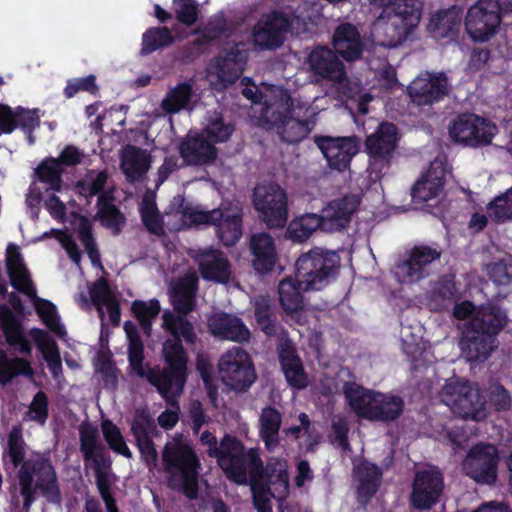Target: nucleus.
Returning <instances> with one entry per match:
<instances>
[{"instance_id": "nucleus-40", "label": "nucleus", "mask_w": 512, "mask_h": 512, "mask_svg": "<svg viewBox=\"0 0 512 512\" xmlns=\"http://www.w3.org/2000/svg\"><path fill=\"white\" fill-rule=\"evenodd\" d=\"M443 176H434L431 170L421 175L411 190L412 200L417 203L436 198L444 187Z\"/></svg>"}, {"instance_id": "nucleus-54", "label": "nucleus", "mask_w": 512, "mask_h": 512, "mask_svg": "<svg viewBox=\"0 0 512 512\" xmlns=\"http://www.w3.org/2000/svg\"><path fill=\"white\" fill-rule=\"evenodd\" d=\"M131 309L144 333L149 336L152 330V320L157 317L160 311L159 302L157 300H150L149 302L136 300L133 302Z\"/></svg>"}, {"instance_id": "nucleus-41", "label": "nucleus", "mask_w": 512, "mask_h": 512, "mask_svg": "<svg viewBox=\"0 0 512 512\" xmlns=\"http://www.w3.org/2000/svg\"><path fill=\"white\" fill-rule=\"evenodd\" d=\"M321 222L318 214L306 213L295 217L290 221L286 228L285 237L293 242L303 243L313 234L314 231L320 229Z\"/></svg>"}, {"instance_id": "nucleus-9", "label": "nucleus", "mask_w": 512, "mask_h": 512, "mask_svg": "<svg viewBox=\"0 0 512 512\" xmlns=\"http://www.w3.org/2000/svg\"><path fill=\"white\" fill-rule=\"evenodd\" d=\"M423 5L424 0H396L393 3L384 27V46L394 48L408 39L420 22Z\"/></svg>"}, {"instance_id": "nucleus-15", "label": "nucleus", "mask_w": 512, "mask_h": 512, "mask_svg": "<svg viewBox=\"0 0 512 512\" xmlns=\"http://www.w3.org/2000/svg\"><path fill=\"white\" fill-rule=\"evenodd\" d=\"M499 452L495 445L480 442L467 452L462 470L466 476L480 485L492 486L498 479Z\"/></svg>"}, {"instance_id": "nucleus-35", "label": "nucleus", "mask_w": 512, "mask_h": 512, "mask_svg": "<svg viewBox=\"0 0 512 512\" xmlns=\"http://www.w3.org/2000/svg\"><path fill=\"white\" fill-rule=\"evenodd\" d=\"M404 400L402 397L392 393H377L371 420L385 423L396 421L400 418L404 410Z\"/></svg>"}, {"instance_id": "nucleus-57", "label": "nucleus", "mask_w": 512, "mask_h": 512, "mask_svg": "<svg viewBox=\"0 0 512 512\" xmlns=\"http://www.w3.org/2000/svg\"><path fill=\"white\" fill-rule=\"evenodd\" d=\"M78 239L84 246L91 263L100 265V252L93 236L92 224L88 218L82 217L78 226Z\"/></svg>"}, {"instance_id": "nucleus-44", "label": "nucleus", "mask_w": 512, "mask_h": 512, "mask_svg": "<svg viewBox=\"0 0 512 512\" xmlns=\"http://www.w3.org/2000/svg\"><path fill=\"white\" fill-rule=\"evenodd\" d=\"M0 317L2 319L7 342L10 345H17L21 354H29L31 347L29 343L23 339L20 326L7 306L0 305Z\"/></svg>"}, {"instance_id": "nucleus-28", "label": "nucleus", "mask_w": 512, "mask_h": 512, "mask_svg": "<svg viewBox=\"0 0 512 512\" xmlns=\"http://www.w3.org/2000/svg\"><path fill=\"white\" fill-rule=\"evenodd\" d=\"M201 277L216 284L226 285L232 278V267L226 255L215 249H208L197 258Z\"/></svg>"}, {"instance_id": "nucleus-51", "label": "nucleus", "mask_w": 512, "mask_h": 512, "mask_svg": "<svg viewBox=\"0 0 512 512\" xmlns=\"http://www.w3.org/2000/svg\"><path fill=\"white\" fill-rule=\"evenodd\" d=\"M88 462H91L92 468L96 477V485L98 487H111L112 485V473H111V458L104 448L99 452H96L88 458Z\"/></svg>"}, {"instance_id": "nucleus-46", "label": "nucleus", "mask_w": 512, "mask_h": 512, "mask_svg": "<svg viewBox=\"0 0 512 512\" xmlns=\"http://www.w3.org/2000/svg\"><path fill=\"white\" fill-rule=\"evenodd\" d=\"M381 475V470L376 465L367 462L360 464L355 470V477L359 481V493L367 497L374 495Z\"/></svg>"}, {"instance_id": "nucleus-19", "label": "nucleus", "mask_w": 512, "mask_h": 512, "mask_svg": "<svg viewBox=\"0 0 512 512\" xmlns=\"http://www.w3.org/2000/svg\"><path fill=\"white\" fill-rule=\"evenodd\" d=\"M444 490L443 473L436 466H427L415 473L412 484L411 504L421 510H428L439 502Z\"/></svg>"}, {"instance_id": "nucleus-30", "label": "nucleus", "mask_w": 512, "mask_h": 512, "mask_svg": "<svg viewBox=\"0 0 512 512\" xmlns=\"http://www.w3.org/2000/svg\"><path fill=\"white\" fill-rule=\"evenodd\" d=\"M278 357L290 386L303 389L308 385L307 374L295 347L289 339H284L278 345Z\"/></svg>"}, {"instance_id": "nucleus-58", "label": "nucleus", "mask_w": 512, "mask_h": 512, "mask_svg": "<svg viewBox=\"0 0 512 512\" xmlns=\"http://www.w3.org/2000/svg\"><path fill=\"white\" fill-rule=\"evenodd\" d=\"M101 427L104 439L108 443L109 447L114 452L119 453L127 458H131L132 453L127 447L120 429L108 419L102 422Z\"/></svg>"}, {"instance_id": "nucleus-29", "label": "nucleus", "mask_w": 512, "mask_h": 512, "mask_svg": "<svg viewBox=\"0 0 512 512\" xmlns=\"http://www.w3.org/2000/svg\"><path fill=\"white\" fill-rule=\"evenodd\" d=\"M462 11L457 6L439 10L429 20L427 30L435 39L456 40L462 26Z\"/></svg>"}, {"instance_id": "nucleus-63", "label": "nucleus", "mask_w": 512, "mask_h": 512, "mask_svg": "<svg viewBox=\"0 0 512 512\" xmlns=\"http://www.w3.org/2000/svg\"><path fill=\"white\" fill-rule=\"evenodd\" d=\"M170 300L174 310L179 315H185L194 310L196 305L195 290H169Z\"/></svg>"}, {"instance_id": "nucleus-38", "label": "nucleus", "mask_w": 512, "mask_h": 512, "mask_svg": "<svg viewBox=\"0 0 512 512\" xmlns=\"http://www.w3.org/2000/svg\"><path fill=\"white\" fill-rule=\"evenodd\" d=\"M121 167L128 179H139L150 168L149 155L145 150L130 145L123 153Z\"/></svg>"}, {"instance_id": "nucleus-42", "label": "nucleus", "mask_w": 512, "mask_h": 512, "mask_svg": "<svg viewBox=\"0 0 512 512\" xmlns=\"http://www.w3.org/2000/svg\"><path fill=\"white\" fill-rule=\"evenodd\" d=\"M34 339L38 348L43 354L48 368L54 377H58L62 371L60 352L55 340L46 331L36 330L34 332Z\"/></svg>"}, {"instance_id": "nucleus-56", "label": "nucleus", "mask_w": 512, "mask_h": 512, "mask_svg": "<svg viewBox=\"0 0 512 512\" xmlns=\"http://www.w3.org/2000/svg\"><path fill=\"white\" fill-rule=\"evenodd\" d=\"M80 434V451L83 454V459L87 463L88 458L92 454L106 448L99 440L98 429L90 424H82L79 428Z\"/></svg>"}, {"instance_id": "nucleus-59", "label": "nucleus", "mask_w": 512, "mask_h": 512, "mask_svg": "<svg viewBox=\"0 0 512 512\" xmlns=\"http://www.w3.org/2000/svg\"><path fill=\"white\" fill-rule=\"evenodd\" d=\"M99 86L96 83V76L89 74L85 77L71 78L67 80L63 89V95L66 99L73 98L79 92H87L91 95H98Z\"/></svg>"}, {"instance_id": "nucleus-4", "label": "nucleus", "mask_w": 512, "mask_h": 512, "mask_svg": "<svg viewBox=\"0 0 512 512\" xmlns=\"http://www.w3.org/2000/svg\"><path fill=\"white\" fill-rule=\"evenodd\" d=\"M340 257L334 251L315 247L302 253L295 263L294 277L282 279L277 288H317L333 284L340 273Z\"/></svg>"}, {"instance_id": "nucleus-36", "label": "nucleus", "mask_w": 512, "mask_h": 512, "mask_svg": "<svg viewBox=\"0 0 512 512\" xmlns=\"http://www.w3.org/2000/svg\"><path fill=\"white\" fill-rule=\"evenodd\" d=\"M80 299L86 306L93 304L102 320L104 318L103 307L105 306L108 310L111 323L114 326L119 324L121 314L119 302L112 290H88V295L81 293Z\"/></svg>"}, {"instance_id": "nucleus-48", "label": "nucleus", "mask_w": 512, "mask_h": 512, "mask_svg": "<svg viewBox=\"0 0 512 512\" xmlns=\"http://www.w3.org/2000/svg\"><path fill=\"white\" fill-rule=\"evenodd\" d=\"M192 97V86L188 82L178 84L171 89L162 100V109L170 114L179 112L190 102Z\"/></svg>"}, {"instance_id": "nucleus-14", "label": "nucleus", "mask_w": 512, "mask_h": 512, "mask_svg": "<svg viewBox=\"0 0 512 512\" xmlns=\"http://www.w3.org/2000/svg\"><path fill=\"white\" fill-rule=\"evenodd\" d=\"M502 21V8L499 0H478L469 7L464 26L474 42L490 40L498 31Z\"/></svg>"}, {"instance_id": "nucleus-25", "label": "nucleus", "mask_w": 512, "mask_h": 512, "mask_svg": "<svg viewBox=\"0 0 512 512\" xmlns=\"http://www.w3.org/2000/svg\"><path fill=\"white\" fill-rule=\"evenodd\" d=\"M207 324L210 333L223 340L242 344L248 342L251 336L244 322L234 314L213 313L209 316Z\"/></svg>"}, {"instance_id": "nucleus-17", "label": "nucleus", "mask_w": 512, "mask_h": 512, "mask_svg": "<svg viewBox=\"0 0 512 512\" xmlns=\"http://www.w3.org/2000/svg\"><path fill=\"white\" fill-rule=\"evenodd\" d=\"M253 205L259 218L268 228H282L288 219V198L278 184L255 188Z\"/></svg>"}, {"instance_id": "nucleus-39", "label": "nucleus", "mask_w": 512, "mask_h": 512, "mask_svg": "<svg viewBox=\"0 0 512 512\" xmlns=\"http://www.w3.org/2000/svg\"><path fill=\"white\" fill-rule=\"evenodd\" d=\"M260 436L269 450L279 445V430L282 423L281 413L273 407L262 409L259 418Z\"/></svg>"}, {"instance_id": "nucleus-55", "label": "nucleus", "mask_w": 512, "mask_h": 512, "mask_svg": "<svg viewBox=\"0 0 512 512\" xmlns=\"http://www.w3.org/2000/svg\"><path fill=\"white\" fill-rule=\"evenodd\" d=\"M175 19L186 27H192L199 20L201 11L196 0H172Z\"/></svg>"}, {"instance_id": "nucleus-13", "label": "nucleus", "mask_w": 512, "mask_h": 512, "mask_svg": "<svg viewBox=\"0 0 512 512\" xmlns=\"http://www.w3.org/2000/svg\"><path fill=\"white\" fill-rule=\"evenodd\" d=\"M200 442L209 457L216 458L218 466L227 478H241L239 466L246 460L249 450L234 436L225 435L220 442L209 431H204Z\"/></svg>"}, {"instance_id": "nucleus-43", "label": "nucleus", "mask_w": 512, "mask_h": 512, "mask_svg": "<svg viewBox=\"0 0 512 512\" xmlns=\"http://www.w3.org/2000/svg\"><path fill=\"white\" fill-rule=\"evenodd\" d=\"M174 42L175 38L167 26L150 27L142 35L140 53L148 55L159 49L169 47Z\"/></svg>"}, {"instance_id": "nucleus-1", "label": "nucleus", "mask_w": 512, "mask_h": 512, "mask_svg": "<svg viewBox=\"0 0 512 512\" xmlns=\"http://www.w3.org/2000/svg\"><path fill=\"white\" fill-rule=\"evenodd\" d=\"M162 319L164 329L172 336L163 343V354L167 362V366L163 369L146 371L143 366L144 347L137 326L133 322L127 321L124 324V330L129 340L130 367L139 377L146 378L167 399H170L183 392L186 381L187 357L181 340L193 345L197 340V335L193 324L184 315L165 311Z\"/></svg>"}, {"instance_id": "nucleus-27", "label": "nucleus", "mask_w": 512, "mask_h": 512, "mask_svg": "<svg viewBox=\"0 0 512 512\" xmlns=\"http://www.w3.org/2000/svg\"><path fill=\"white\" fill-rule=\"evenodd\" d=\"M333 50L345 61L353 62L362 57L364 42L357 26L352 23H340L332 35Z\"/></svg>"}, {"instance_id": "nucleus-23", "label": "nucleus", "mask_w": 512, "mask_h": 512, "mask_svg": "<svg viewBox=\"0 0 512 512\" xmlns=\"http://www.w3.org/2000/svg\"><path fill=\"white\" fill-rule=\"evenodd\" d=\"M337 52L327 46H317L308 55L311 72L324 80L342 83L346 78L344 63Z\"/></svg>"}, {"instance_id": "nucleus-37", "label": "nucleus", "mask_w": 512, "mask_h": 512, "mask_svg": "<svg viewBox=\"0 0 512 512\" xmlns=\"http://www.w3.org/2000/svg\"><path fill=\"white\" fill-rule=\"evenodd\" d=\"M343 392L352 409L359 416L371 420L370 411H373L378 392L365 389L354 382H345Z\"/></svg>"}, {"instance_id": "nucleus-11", "label": "nucleus", "mask_w": 512, "mask_h": 512, "mask_svg": "<svg viewBox=\"0 0 512 512\" xmlns=\"http://www.w3.org/2000/svg\"><path fill=\"white\" fill-rule=\"evenodd\" d=\"M398 142V128L390 122H382L375 132L366 137L365 148L369 156V169L377 178H381L389 170Z\"/></svg>"}, {"instance_id": "nucleus-49", "label": "nucleus", "mask_w": 512, "mask_h": 512, "mask_svg": "<svg viewBox=\"0 0 512 512\" xmlns=\"http://www.w3.org/2000/svg\"><path fill=\"white\" fill-rule=\"evenodd\" d=\"M32 113V109L17 106L12 109L6 104L0 103V135L11 134L16 128L21 127V122Z\"/></svg>"}, {"instance_id": "nucleus-62", "label": "nucleus", "mask_w": 512, "mask_h": 512, "mask_svg": "<svg viewBox=\"0 0 512 512\" xmlns=\"http://www.w3.org/2000/svg\"><path fill=\"white\" fill-rule=\"evenodd\" d=\"M228 31V21L223 14L212 16L204 26L194 29V33H203L212 43Z\"/></svg>"}, {"instance_id": "nucleus-60", "label": "nucleus", "mask_w": 512, "mask_h": 512, "mask_svg": "<svg viewBox=\"0 0 512 512\" xmlns=\"http://www.w3.org/2000/svg\"><path fill=\"white\" fill-rule=\"evenodd\" d=\"M35 308L51 331L60 338L66 335V331L63 325L59 322L56 314V307L51 302L43 299H36Z\"/></svg>"}, {"instance_id": "nucleus-10", "label": "nucleus", "mask_w": 512, "mask_h": 512, "mask_svg": "<svg viewBox=\"0 0 512 512\" xmlns=\"http://www.w3.org/2000/svg\"><path fill=\"white\" fill-rule=\"evenodd\" d=\"M218 372L223 384L235 392L247 391L257 378L251 356L241 347H233L220 357Z\"/></svg>"}, {"instance_id": "nucleus-34", "label": "nucleus", "mask_w": 512, "mask_h": 512, "mask_svg": "<svg viewBox=\"0 0 512 512\" xmlns=\"http://www.w3.org/2000/svg\"><path fill=\"white\" fill-rule=\"evenodd\" d=\"M114 200L113 190L100 194L96 203L97 212L95 217L104 227L113 230L114 234H119L126 218L113 203Z\"/></svg>"}, {"instance_id": "nucleus-31", "label": "nucleus", "mask_w": 512, "mask_h": 512, "mask_svg": "<svg viewBox=\"0 0 512 512\" xmlns=\"http://www.w3.org/2000/svg\"><path fill=\"white\" fill-rule=\"evenodd\" d=\"M253 268L259 274L270 273L277 262V252L273 237L266 233H256L250 238Z\"/></svg>"}, {"instance_id": "nucleus-24", "label": "nucleus", "mask_w": 512, "mask_h": 512, "mask_svg": "<svg viewBox=\"0 0 512 512\" xmlns=\"http://www.w3.org/2000/svg\"><path fill=\"white\" fill-rule=\"evenodd\" d=\"M359 203V199L355 195H346L329 202L322 210L321 215H318L321 222L320 230L332 233L346 228Z\"/></svg>"}, {"instance_id": "nucleus-18", "label": "nucleus", "mask_w": 512, "mask_h": 512, "mask_svg": "<svg viewBox=\"0 0 512 512\" xmlns=\"http://www.w3.org/2000/svg\"><path fill=\"white\" fill-rule=\"evenodd\" d=\"M441 252L428 245H415L407 257L398 261L392 269L395 279L403 285H413L430 275L431 265Z\"/></svg>"}, {"instance_id": "nucleus-7", "label": "nucleus", "mask_w": 512, "mask_h": 512, "mask_svg": "<svg viewBox=\"0 0 512 512\" xmlns=\"http://www.w3.org/2000/svg\"><path fill=\"white\" fill-rule=\"evenodd\" d=\"M443 404L464 420L480 422L488 415L486 397L478 383L460 378H450L440 392Z\"/></svg>"}, {"instance_id": "nucleus-6", "label": "nucleus", "mask_w": 512, "mask_h": 512, "mask_svg": "<svg viewBox=\"0 0 512 512\" xmlns=\"http://www.w3.org/2000/svg\"><path fill=\"white\" fill-rule=\"evenodd\" d=\"M18 479L24 509L28 510L31 506L36 489L42 491L47 501L56 504L61 502L56 472L48 458L37 454L25 460L18 472Z\"/></svg>"}, {"instance_id": "nucleus-26", "label": "nucleus", "mask_w": 512, "mask_h": 512, "mask_svg": "<svg viewBox=\"0 0 512 512\" xmlns=\"http://www.w3.org/2000/svg\"><path fill=\"white\" fill-rule=\"evenodd\" d=\"M179 154L187 165L202 166L215 161L217 149L206 135L196 133L181 141Z\"/></svg>"}, {"instance_id": "nucleus-64", "label": "nucleus", "mask_w": 512, "mask_h": 512, "mask_svg": "<svg viewBox=\"0 0 512 512\" xmlns=\"http://www.w3.org/2000/svg\"><path fill=\"white\" fill-rule=\"evenodd\" d=\"M487 273L489 278L499 286L512 284V262L500 260L488 265Z\"/></svg>"}, {"instance_id": "nucleus-20", "label": "nucleus", "mask_w": 512, "mask_h": 512, "mask_svg": "<svg viewBox=\"0 0 512 512\" xmlns=\"http://www.w3.org/2000/svg\"><path fill=\"white\" fill-rule=\"evenodd\" d=\"M450 88L449 78L444 72L426 71L411 82L407 91L413 103L426 106L444 100Z\"/></svg>"}, {"instance_id": "nucleus-21", "label": "nucleus", "mask_w": 512, "mask_h": 512, "mask_svg": "<svg viewBox=\"0 0 512 512\" xmlns=\"http://www.w3.org/2000/svg\"><path fill=\"white\" fill-rule=\"evenodd\" d=\"M314 141L326 158L329 167L338 171L348 169L352 158L359 151V141L356 136H316Z\"/></svg>"}, {"instance_id": "nucleus-61", "label": "nucleus", "mask_w": 512, "mask_h": 512, "mask_svg": "<svg viewBox=\"0 0 512 512\" xmlns=\"http://www.w3.org/2000/svg\"><path fill=\"white\" fill-rule=\"evenodd\" d=\"M131 431L135 439L150 437L157 433V426L148 410L140 408L136 410Z\"/></svg>"}, {"instance_id": "nucleus-32", "label": "nucleus", "mask_w": 512, "mask_h": 512, "mask_svg": "<svg viewBox=\"0 0 512 512\" xmlns=\"http://www.w3.org/2000/svg\"><path fill=\"white\" fill-rule=\"evenodd\" d=\"M247 58V53L240 48V44H234L224 55L216 58L218 78L227 84H234L242 75Z\"/></svg>"}, {"instance_id": "nucleus-5", "label": "nucleus", "mask_w": 512, "mask_h": 512, "mask_svg": "<svg viewBox=\"0 0 512 512\" xmlns=\"http://www.w3.org/2000/svg\"><path fill=\"white\" fill-rule=\"evenodd\" d=\"M177 212L193 224L214 226L218 239L226 247L234 246L242 237V209L232 202H223L218 208L202 211L190 207L183 197H179Z\"/></svg>"}, {"instance_id": "nucleus-50", "label": "nucleus", "mask_w": 512, "mask_h": 512, "mask_svg": "<svg viewBox=\"0 0 512 512\" xmlns=\"http://www.w3.org/2000/svg\"><path fill=\"white\" fill-rule=\"evenodd\" d=\"M487 212L497 224L512 220V186L488 203Z\"/></svg>"}, {"instance_id": "nucleus-45", "label": "nucleus", "mask_w": 512, "mask_h": 512, "mask_svg": "<svg viewBox=\"0 0 512 512\" xmlns=\"http://www.w3.org/2000/svg\"><path fill=\"white\" fill-rule=\"evenodd\" d=\"M35 174L40 182L48 185L50 190L61 191L63 169L54 157L45 158L35 169Z\"/></svg>"}, {"instance_id": "nucleus-3", "label": "nucleus", "mask_w": 512, "mask_h": 512, "mask_svg": "<svg viewBox=\"0 0 512 512\" xmlns=\"http://www.w3.org/2000/svg\"><path fill=\"white\" fill-rule=\"evenodd\" d=\"M162 470L167 474L169 488L188 499L198 497L200 463L193 448L181 439L167 442L161 452Z\"/></svg>"}, {"instance_id": "nucleus-47", "label": "nucleus", "mask_w": 512, "mask_h": 512, "mask_svg": "<svg viewBox=\"0 0 512 512\" xmlns=\"http://www.w3.org/2000/svg\"><path fill=\"white\" fill-rule=\"evenodd\" d=\"M255 317L261 330L267 336H274L278 331L277 322L274 317L271 300L265 296L255 299L254 303Z\"/></svg>"}, {"instance_id": "nucleus-53", "label": "nucleus", "mask_w": 512, "mask_h": 512, "mask_svg": "<svg viewBox=\"0 0 512 512\" xmlns=\"http://www.w3.org/2000/svg\"><path fill=\"white\" fill-rule=\"evenodd\" d=\"M19 374L32 375L29 362L21 358L8 359L0 352V384L6 385Z\"/></svg>"}, {"instance_id": "nucleus-2", "label": "nucleus", "mask_w": 512, "mask_h": 512, "mask_svg": "<svg viewBox=\"0 0 512 512\" xmlns=\"http://www.w3.org/2000/svg\"><path fill=\"white\" fill-rule=\"evenodd\" d=\"M506 322L507 316L499 307H483L473 319L458 325L462 356L470 363L487 360L495 348V337Z\"/></svg>"}, {"instance_id": "nucleus-12", "label": "nucleus", "mask_w": 512, "mask_h": 512, "mask_svg": "<svg viewBox=\"0 0 512 512\" xmlns=\"http://www.w3.org/2000/svg\"><path fill=\"white\" fill-rule=\"evenodd\" d=\"M316 114L308 119L300 120L291 115V111L283 107H266L260 120L267 130H274L281 141L296 144L308 137L316 125Z\"/></svg>"}, {"instance_id": "nucleus-16", "label": "nucleus", "mask_w": 512, "mask_h": 512, "mask_svg": "<svg viewBox=\"0 0 512 512\" xmlns=\"http://www.w3.org/2000/svg\"><path fill=\"white\" fill-rule=\"evenodd\" d=\"M498 128L491 120L474 113L458 115L449 128L455 142L469 147H483L491 144Z\"/></svg>"}, {"instance_id": "nucleus-52", "label": "nucleus", "mask_w": 512, "mask_h": 512, "mask_svg": "<svg viewBox=\"0 0 512 512\" xmlns=\"http://www.w3.org/2000/svg\"><path fill=\"white\" fill-rule=\"evenodd\" d=\"M109 179V174L106 169L101 171L88 170L84 179L78 181L77 187L85 197L98 196L106 191L105 187Z\"/></svg>"}, {"instance_id": "nucleus-8", "label": "nucleus", "mask_w": 512, "mask_h": 512, "mask_svg": "<svg viewBox=\"0 0 512 512\" xmlns=\"http://www.w3.org/2000/svg\"><path fill=\"white\" fill-rule=\"evenodd\" d=\"M241 478H228L238 485H249L255 508L258 512H272L271 498L276 495L271 491L273 483L264 469L263 462L256 449H249V454L242 465L239 466Z\"/></svg>"}, {"instance_id": "nucleus-33", "label": "nucleus", "mask_w": 512, "mask_h": 512, "mask_svg": "<svg viewBox=\"0 0 512 512\" xmlns=\"http://www.w3.org/2000/svg\"><path fill=\"white\" fill-rule=\"evenodd\" d=\"M5 265L12 288H35L20 248L14 243H9L6 248Z\"/></svg>"}, {"instance_id": "nucleus-22", "label": "nucleus", "mask_w": 512, "mask_h": 512, "mask_svg": "<svg viewBox=\"0 0 512 512\" xmlns=\"http://www.w3.org/2000/svg\"><path fill=\"white\" fill-rule=\"evenodd\" d=\"M290 27L287 15L280 10L264 14L253 29V40L263 50H275L284 42V34Z\"/></svg>"}]
</instances>
